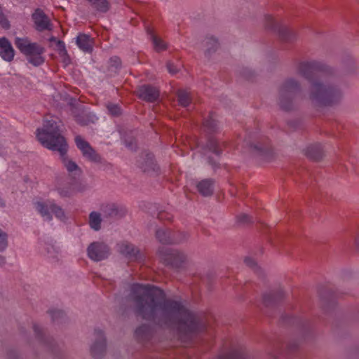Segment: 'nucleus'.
I'll use <instances>...</instances> for the list:
<instances>
[{"instance_id":"obj_55","label":"nucleus","mask_w":359,"mask_h":359,"mask_svg":"<svg viewBox=\"0 0 359 359\" xmlns=\"http://www.w3.org/2000/svg\"><path fill=\"white\" fill-rule=\"evenodd\" d=\"M57 39L55 36H52L50 39V41H55L57 43Z\"/></svg>"},{"instance_id":"obj_20","label":"nucleus","mask_w":359,"mask_h":359,"mask_svg":"<svg viewBox=\"0 0 359 359\" xmlns=\"http://www.w3.org/2000/svg\"><path fill=\"white\" fill-rule=\"evenodd\" d=\"M156 238L162 244L173 245V243L179 241L172 238V231L170 229H158L156 231Z\"/></svg>"},{"instance_id":"obj_15","label":"nucleus","mask_w":359,"mask_h":359,"mask_svg":"<svg viewBox=\"0 0 359 359\" xmlns=\"http://www.w3.org/2000/svg\"><path fill=\"white\" fill-rule=\"evenodd\" d=\"M95 334L96 336V339L90 348V353L93 358H100L105 353L106 339L102 331L100 330L95 329Z\"/></svg>"},{"instance_id":"obj_56","label":"nucleus","mask_w":359,"mask_h":359,"mask_svg":"<svg viewBox=\"0 0 359 359\" xmlns=\"http://www.w3.org/2000/svg\"><path fill=\"white\" fill-rule=\"evenodd\" d=\"M355 244L359 247V236L355 239Z\"/></svg>"},{"instance_id":"obj_33","label":"nucleus","mask_w":359,"mask_h":359,"mask_svg":"<svg viewBox=\"0 0 359 359\" xmlns=\"http://www.w3.org/2000/svg\"><path fill=\"white\" fill-rule=\"evenodd\" d=\"M148 34L151 36L154 48L157 51H161L166 49V46L164 42L158 37H157L153 31L147 29Z\"/></svg>"},{"instance_id":"obj_42","label":"nucleus","mask_w":359,"mask_h":359,"mask_svg":"<svg viewBox=\"0 0 359 359\" xmlns=\"http://www.w3.org/2000/svg\"><path fill=\"white\" fill-rule=\"evenodd\" d=\"M274 351L273 352H269V354L274 359L278 358V355H283V351L282 349V346L280 347V344H277L273 346Z\"/></svg>"},{"instance_id":"obj_32","label":"nucleus","mask_w":359,"mask_h":359,"mask_svg":"<svg viewBox=\"0 0 359 359\" xmlns=\"http://www.w3.org/2000/svg\"><path fill=\"white\" fill-rule=\"evenodd\" d=\"M36 209L40 212L42 217H46L48 221L52 219V215L50 212V203H36Z\"/></svg>"},{"instance_id":"obj_7","label":"nucleus","mask_w":359,"mask_h":359,"mask_svg":"<svg viewBox=\"0 0 359 359\" xmlns=\"http://www.w3.org/2000/svg\"><path fill=\"white\" fill-rule=\"evenodd\" d=\"M158 255L164 265L177 271L185 269L189 264L187 255L177 249L161 247Z\"/></svg>"},{"instance_id":"obj_49","label":"nucleus","mask_w":359,"mask_h":359,"mask_svg":"<svg viewBox=\"0 0 359 359\" xmlns=\"http://www.w3.org/2000/svg\"><path fill=\"white\" fill-rule=\"evenodd\" d=\"M242 74L245 79L248 80H250L254 77V72L247 68L243 70Z\"/></svg>"},{"instance_id":"obj_35","label":"nucleus","mask_w":359,"mask_h":359,"mask_svg":"<svg viewBox=\"0 0 359 359\" xmlns=\"http://www.w3.org/2000/svg\"><path fill=\"white\" fill-rule=\"evenodd\" d=\"M109 114L114 116H119L122 114L121 107L118 104L109 102L106 105Z\"/></svg>"},{"instance_id":"obj_51","label":"nucleus","mask_w":359,"mask_h":359,"mask_svg":"<svg viewBox=\"0 0 359 359\" xmlns=\"http://www.w3.org/2000/svg\"><path fill=\"white\" fill-rule=\"evenodd\" d=\"M298 348V344L296 342H291L287 344V351L289 353L294 352Z\"/></svg>"},{"instance_id":"obj_24","label":"nucleus","mask_w":359,"mask_h":359,"mask_svg":"<svg viewBox=\"0 0 359 359\" xmlns=\"http://www.w3.org/2000/svg\"><path fill=\"white\" fill-rule=\"evenodd\" d=\"M215 114L210 112L209 116L203 122V130L208 135L215 133L218 131L219 127L217 121L215 118Z\"/></svg>"},{"instance_id":"obj_4","label":"nucleus","mask_w":359,"mask_h":359,"mask_svg":"<svg viewBox=\"0 0 359 359\" xmlns=\"http://www.w3.org/2000/svg\"><path fill=\"white\" fill-rule=\"evenodd\" d=\"M302 92L299 81L294 78L285 79L278 86L277 104L285 111L296 110L299 107V98Z\"/></svg>"},{"instance_id":"obj_54","label":"nucleus","mask_w":359,"mask_h":359,"mask_svg":"<svg viewBox=\"0 0 359 359\" xmlns=\"http://www.w3.org/2000/svg\"><path fill=\"white\" fill-rule=\"evenodd\" d=\"M4 205H5V203H4V200L0 197V206L3 207Z\"/></svg>"},{"instance_id":"obj_29","label":"nucleus","mask_w":359,"mask_h":359,"mask_svg":"<svg viewBox=\"0 0 359 359\" xmlns=\"http://www.w3.org/2000/svg\"><path fill=\"white\" fill-rule=\"evenodd\" d=\"M102 218L101 215L97 212H92L89 215V225L95 231H99L101 229Z\"/></svg>"},{"instance_id":"obj_16","label":"nucleus","mask_w":359,"mask_h":359,"mask_svg":"<svg viewBox=\"0 0 359 359\" xmlns=\"http://www.w3.org/2000/svg\"><path fill=\"white\" fill-rule=\"evenodd\" d=\"M101 210L104 217L119 219L126 215V209L116 203H107L101 206Z\"/></svg>"},{"instance_id":"obj_41","label":"nucleus","mask_w":359,"mask_h":359,"mask_svg":"<svg viewBox=\"0 0 359 359\" xmlns=\"http://www.w3.org/2000/svg\"><path fill=\"white\" fill-rule=\"evenodd\" d=\"M7 245V235L0 229V251L5 250Z\"/></svg>"},{"instance_id":"obj_21","label":"nucleus","mask_w":359,"mask_h":359,"mask_svg":"<svg viewBox=\"0 0 359 359\" xmlns=\"http://www.w3.org/2000/svg\"><path fill=\"white\" fill-rule=\"evenodd\" d=\"M215 181L212 179H204L196 184L197 191L203 196L213 194Z\"/></svg>"},{"instance_id":"obj_48","label":"nucleus","mask_w":359,"mask_h":359,"mask_svg":"<svg viewBox=\"0 0 359 359\" xmlns=\"http://www.w3.org/2000/svg\"><path fill=\"white\" fill-rule=\"evenodd\" d=\"M166 67H167L168 72L172 74H175L178 72V69L171 62H168Z\"/></svg>"},{"instance_id":"obj_38","label":"nucleus","mask_w":359,"mask_h":359,"mask_svg":"<svg viewBox=\"0 0 359 359\" xmlns=\"http://www.w3.org/2000/svg\"><path fill=\"white\" fill-rule=\"evenodd\" d=\"M237 222L241 224H249L252 222V217L245 213L241 214L236 217Z\"/></svg>"},{"instance_id":"obj_14","label":"nucleus","mask_w":359,"mask_h":359,"mask_svg":"<svg viewBox=\"0 0 359 359\" xmlns=\"http://www.w3.org/2000/svg\"><path fill=\"white\" fill-rule=\"evenodd\" d=\"M136 94L139 98L147 102H154L160 95L159 90L151 85H142L137 88Z\"/></svg>"},{"instance_id":"obj_6","label":"nucleus","mask_w":359,"mask_h":359,"mask_svg":"<svg viewBox=\"0 0 359 359\" xmlns=\"http://www.w3.org/2000/svg\"><path fill=\"white\" fill-rule=\"evenodd\" d=\"M15 45L32 65L38 67L44 63L43 54L46 50L40 44L31 42L27 37H18L15 40Z\"/></svg>"},{"instance_id":"obj_53","label":"nucleus","mask_w":359,"mask_h":359,"mask_svg":"<svg viewBox=\"0 0 359 359\" xmlns=\"http://www.w3.org/2000/svg\"><path fill=\"white\" fill-rule=\"evenodd\" d=\"M6 262L5 257L0 255V266H3Z\"/></svg>"},{"instance_id":"obj_50","label":"nucleus","mask_w":359,"mask_h":359,"mask_svg":"<svg viewBox=\"0 0 359 359\" xmlns=\"http://www.w3.org/2000/svg\"><path fill=\"white\" fill-rule=\"evenodd\" d=\"M57 47L60 53H62L65 55L67 53L66 48H65V44L62 41H61V40L57 41Z\"/></svg>"},{"instance_id":"obj_34","label":"nucleus","mask_w":359,"mask_h":359,"mask_svg":"<svg viewBox=\"0 0 359 359\" xmlns=\"http://www.w3.org/2000/svg\"><path fill=\"white\" fill-rule=\"evenodd\" d=\"M206 46L208 47L206 52L208 54H210L217 49L219 43L215 38L213 36H210L206 38Z\"/></svg>"},{"instance_id":"obj_13","label":"nucleus","mask_w":359,"mask_h":359,"mask_svg":"<svg viewBox=\"0 0 359 359\" xmlns=\"http://www.w3.org/2000/svg\"><path fill=\"white\" fill-rule=\"evenodd\" d=\"M36 29L39 32L51 31L53 25L48 16L41 8H36L32 15Z\"/></svg>"},{"instance_id":"obj_57","label":"nucleus","mask_w":359,"mask_h":359,"mask_svg":"<svg viewBox=\"0 0 359 359\" xmlns=\"http://www.w3.org/2000/svg\"><path fill=\"white\" fill-rule=\"evenodd\" d=\"M222 146L225 147L226 146V142H223V143H222Z\"/></svg>"},{"instance_id":"obj_27","label":"nucleus","mask_w":359,"mask_h":359,"mask_svg":"<svg viewBox=\"0 0 359 359\" xmlns=\"http://www.w3.org/2000/svg\"><path fill=\"white\" fill-rule=\"evenodd\" d=\"M76 44L78 46L85 52H90L93 46L88 35L85 34H80L76 38Z\"/></svg>"},{"instance_id":"obj_43","label":"nucleus","mask_w":359,"mask_h":359,"mask_svg":"<svg viewBox=\"0 0 359 359\" xmlns=\"http://www.w3.org/2000/svg\"><path fill=\"white\" fill-rule=\"evenodd\" d=\"M244 262L248 266L253 269L255 272L258 273L259 271V268L257 266L256 262L253 259L246 257L244 259Z\"/></svg>"},{"instance_id":"obj_28","label":"nucleus","mask_w":359,"mask_h":359,"mask_svg":"<svg viewBox=\"0 0 359 359\" xmlns=\"http://www.w3.org/2000/svg\"><path fill=\"white\" fill-rule=\"evenodd\" d=\"M177 101L180 106L187 107L191 102L189 93L185 90L180 89L177 91Z\"/></svg>"},{"instance_id":"obj_44","label":"nucleus","mask_w":359,"mask_h":359,"mask_svg":"<svg viewBox=\"0 0 359 359\" xmlns=\"http://www.w3.org/2000/svg\"><path fill=\"white\" fill-rule=\"evenodd\" d=\"M49 313L51 314L53 321H55L65 316L64 312L60 310L50 311Z\"/></svg>"},{"instance_id":"obj_9","label":"nucleus","mask_w":359,"mask_h":359,"mask_svg":"<svg viewBox=\"0 0 359 359\" xmlns=\"http://www.w3.org/2000/svg\"><path fill=\"white\" fill-rule=\"evenodd\" d=\"M87 254L91 260L100 262L109 257L110 250L108 245L103 242H93L88 245Z\"/></svg>"},{"instance_id":"obj_22","label":"nucleus","mask_w":359,"mask_h":359,"mask_svg":"<svg viewBox=\"0 0 359 359\" xmlns=\"http://www.w3.org/2000/svg\"><path fill=\"white\" fill-rule=\"evenodd\" d=\"M120 252L131 260H138L141 257L140 250L128 243H123L120 245Z\"/></svg>"},{"instance_id":"obj_8","label":"nucleus","mask_w":359,"mask_h":359,"mask_svg":"<svg viewBox=\"0 0 359 359\" xmlns=\"http://www.w3.org/2000/svg\"><path fill=\"white\" fill-rule=\"evenodd\" d=\"M265 27L267 29L277 32L280 40L283 42L290 43L297 39L296 33L293 30L280 24L271 15H266L265 17Z\"/></svg>"},{"instance_id":"obj_37","label":"nucleus","mask_w":359,"mask_h":359,"mask_svg":"<svg viewBox=\"0 0 359 359\" xmlns=\"http://www.w3.org/2000/svg\"><path fill=\"white\" fill-rule=\"evenodd\" d=\"M172 238L179 239V241L173 243V244H177L186 241L189 238V234L182 231H172Z\"/></svg>"},{"instance_id":"obj_47","label":"nucleus","mask_w":359,"mask_h":359,"mask_svg":"<svg viewBox=\"0 0 359 359\" xmlns=\"http://www.w3.org/2000/svg\"><path fill=\"white\" fill-rule=\"evenodd\" d=\"M57 190H58L60 195L62 197H68V196H71L72 191H71L70 188L62 189V188L58 187Z\"/></svg>"},{"instance_id":"obj_46","label":"nucleus","mask_w":359,"mask_h":359,"mask_svg":"<svg viewBox=\"0 0 359 359\" xmlns=\"http://www.w3.org/2000/svg\"><path fill=\"white\" fill-rule=\"evenodd\" d=\"M33 328L36 337H38L40 340H43V333L42 329L36 324L34 325Z\"/></svg>"},{"instance_id":"obj_31","label":"nucleus","mask_w":359,"mask_h":359,"mask_svg":"<svg viewBox=\"0 0 359 359\" xmlns=\"http://www.w3.org/2000/svg\"><path fill=\"white\" fill-rule=\"evenodd\" d=\"M94 116L91 115L89 113H86L84 111H82L81 113L75 115L76 121L80 124L81 126H88L90 123H93Z\"/></svg>"},{"instance_id":"obj_40","label":"nucleus","mask_w":359,"mask_h":359,"mask_svg":"<svg viewBox=\"0 0 359 359\" xmlns=\"http://www.w3.org/2000/svg\"><path fill=\"white\" fill-rule=\"evenodd\" d=\"M126 146L130 150H135L137 148V141L134 137H128L125 139Z\"/></svg>"},{"instance_id":"obj_36","label":"nucleus","mask_w":359,"mask_h":359,"mask_svg":"<svg viewBox=\"0 0 359 359\" xmlns=\"http://www.w3.org/2000/svg\"><path fill=\"white\" fill-rule=\"evenodd\" d=\"M50 211L55 215L56 217L62 220L65 218V212L62 208L53 203H50Z\"/></svg>"},{"instance_id":"obj_3","label":"nucleus","mask_w":359,"mask_h":359,"mask_svg":"<svg viewBox=\"0 0 359 359\" xmlns=\"http://www.w3.org/2000/svg\"><path fill=\"white\" fill-rule=\"evenodd\" d=\"M341 79L338 72L337 78L324 76L320 82H314L309 89V97L315 106L327 107L339 104L343 98V92L338 83Z\"/></svg>"},{"instance_id":"obj_10","label":"nucleus","mask_w":359,"mask_h":359,"mask_svg":"<svg viewBox=\"0 0 359 359\" xmlns=\"http://www.w3.org/2000/svg\"><path fill=\"white\" fill-rule=\"evenodd\" d=\"M136 165L143 172L151 173L157 172L158 166L156 163L154 156L149 151L142 152L136 160Z\"/></svg>"},{"instance_id":"obj_19","label":"nucleus","mask_w":359,"mask_h":359,"mask_svg":"<svg viewBox=\"0 0 359 359\" xmlns=\"http://www.w3.org/2000/svg\"><path fill=\"white\" fill-rule=\"evenodd\" d=\"M284 297L282 290L265 293L263 296V304L266 307L273 306Z\"/></svg>"},{"instance_id":"obj_11","label":"nucleus","mask_w":359,"mask_h":359,"mask_svg":"<svg viewBox=\"0 0 359 359\" xmlns=\"http://www.w3.org/2000/svg\"><path fill=\"white\" fill-rule=\"evenodd\" d=\"M74 141L77 148L81 151L84 158L94 163H100L101 161V156L81 136L76 135Z\"/></svg>"},{"instance_id":"obj_23","label":"nucleus","mask_w":359,"mask_h":359,"mask_svg":"<svg viewBox=\"0 0 359 359\" xmlns=\"http://www.w3.org/2000/svg\"><path fill=\"white\" fill-rule=\"evenodd\" d=\"M305 155L313 161H318L323 157V149L320 144H311L306 148Z\"/></svg>"},{"instance_id":"obj_39","label":"nucleus","mask_w":359,"mask_h":359,"mask_svg":"<svg viewBox=\"0 0 359 359\" xmlns=\"http://www.w3.org/2000/svg\"><path fill=\"white\" fill-rule=\"evenodd\" d=\"M0 25L2 28L8 29L10 28V23L6 15L4 14L2 8L0 6Z\"/></svg>"},{"instance_id":"obj_45","label":"nucleus","mask_w":359,"mask_h":359,"mask_svg":"<svg viewBox=\"0 0 359 359\" xmlns=\"http://www.w3.org/2000/svg\"><path fill=\"white\" fill-rule=\"evenodd\" d=\"M158 219L161 221H170L172 219V215L167 212L161 211L158 214Z\"/></svg>"},{"instance_id":"obj_52","label":"nucleus","mask_w":359,"mask_h":359,"mask_svg":"<svg viewBox=\"0 0 359 359\" xmlns=\"http://www.w3.org/2000/svg\"><path fill=\"white\" fill-rule=\"evenodd\" d=\"M208 163L212 167L213 169H217L219 168V164L212 157H208Z\"/></svg>"},{"instance_id":"obj_26","label":"nucleus","mask_w":359,"mask_h":359,"mask_svg":"<svg viewBox=\"0 0 359 359\" xmlns=\"http://www.w3.org/2000/svg\"><path fill=\"white\" fill-rule=\"evenodd\" d=\"M121 60L117 56H113L108 61L107 72L109 76H113L118 72L121 68Z\"/></svg>"},{"instance_id":"obj_12","label":"nucleus","mask_w":359,"mask_h":359,"mask_svg":"<svg viewBox=\"0 0 359 359\" xmlns=\"http://www.w3.org/2000/svg\"><path fill=\"white\" fill-rule=\"evenodd\" d=\"M250 147L252 154L264 161L269 162L274 158V153L268 140H265L263 143L251 144Z\"/></svg>"},{"instance_id":"obj_25","label":"nucleus","mask_w":359,"mask_h":359,"mask_svg":"<svg viewBox=\"0 0 359 359\" xmlns=\"http://www.w3.org/2000/svg\"><path fill=\"white\" fill-rule=\"evenodd\" d=\"M219 359H246L245 350L243 346L233 348Z\"/></svg>"},{"instance_id":"obj_5","label":"nucleus","mask_w":359,"mask_h":359,"mask_svg":"<svg viewBox=\"0 0 359 359\" xmlns=\"http://www.w3.org/2000/svg\"><path fill=\"white\" fill-rule=\"evenodd\" d=\"M297 73L312 86L314 82H320L324 76L337 78L338 71L323 62L318 60L302 61L297 66Z\"/></svg>"},{"instance_id":"obj_2","label":"nucleus","mask_w":359,"mask_h":359,"mask_svg":"<svg viewBox=\"0 0 359 359\" xmlns=\"http://www.w3.org/2000/svg\"><path fill=\"white\" fill-rule=\"evenodd\" d=\"M36 137L44 147L60 154L62 163L68 172H72L76 170L80 171L77 164L68 159L67 156L68 144L66 139L61 134L59 126L55 121L46 120L43 128L37 129Z\"/></svg>"},{"instance_id":"obj_30","label":"nucleus","mask_w":359,"mask_h":359,"mask_svg":"<svg viewBox=\"0 0 359 359\" xmlns=\"http://www.w3.org/2000/svg\"><path fill=\"white\" fill-rule=\"evenodd\" d=\"M206 147L209 151L215 154L217 156H220L222 154V149L221 144L217 140L213 137H210L206 143Z\"/></svg>"},{"instance_id":"obj_18","label":"nucleus","mask_w":359,"mask_h":359,"mask_svg":"<svg viewBox=\"0 0 359 359\" xmlns=\"http://www.w3.org/2000/svg\"><path fill=\"white\" fill-rule=\"evenodd\" d=\"M154 334L153 327L148 324H142L135 331V337L140 342L149 341Z\"/></svg>"},{"instance_id":"obj_1","label":"nucleus","mask_w":359,"mask_h":359,"mask_svg":"<svg viewBox=\"0 0 359 359\" xmlns=\"http://www.w3.org/2000/svg\"><path fill=\"white\" fill-rule=\"evenodd\" d=\"M164 296L163 290L156 287L134 284L130 294L134 313L161 327L177 328L183 341L205 330L198 316L187 310L180 302Z\"/></svg>"},{"instance_id":"obj_17","label":"nucleus","mask_w":359,"mask_h":359,"mask_svg":"<svg viewBox=\"0 0 359 359\" xmlns=\"http://www.w3.org/2000/svg\"><path fill=\"white\" fill-rule=\"evenodd\" d=\"M15 55V50L11 42L6 37L0 38V56L7 62H11Z\"/></svg>"}]
</instances>
